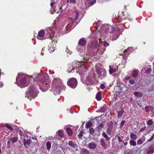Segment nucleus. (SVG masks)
<instances>
[{"instance_id":"nucleus-39","label":"nucleus","mask_w":154,"mask_h":154,"mask_svg":"<svg viewBox=\"0 0 154 154\" xmlns=\"http://www.w3.org/2000/svg\"><path fill=\"white\" fill-rule=\"evenodd\" d=\"M131 77L130 76H126L123 79L124 81L126 82L127 81L129 80L130 79Z\"/></svg>"},{"instance_id":"nucleus-59","label":"nucleus","mask_w":154,"mask_h":154,"mask_svg":"<svg viewBox=\"0 0 154 154\" xmlns=\"http://www.w3.org/2000/svg\"><path fill=\"white\" fill-rule=\"evenodd\" d=\"M54 2H51V7H52L53 5L54 4Z\"/></svg>"},{"instance_id":"nucleus-40","label":"nucleus","mask_w":154,"mask_h":154,"mask_svg":"<svg viewBox=\"0 0 154 154\" xmlns=\"http://www.w3.org/2000/svg\"><path fill=\"white\" fill-rule=\"evenodd\" d=\"M94 131L93 128H91L89 129V133L90 134H94Z\"/></svg>"},{"instance_id":"nucleus-42","label":"nucleus","mask_w":154,"mask_h":154,"mask_svg":"<svg viewBox=\"0 0 154 154\" xmlns=\"http://www.w3.org/2000/svg\"><path fill=\"white\" fill-rule=\"evenodd\" d=\"M40 75L39 74H36L35 75V80H36V81L38 80H39V77H40Z\"/></svg>"},{"instance_id":"nucleus-64","label":"nucleus","mask_w":154,"mask_h":154,"mask_svg":"<svg viewBox=\"0 0 154 154\" xmlns=\"http://www.w3.org/2000/svg\"><path fill=\"white\" fill-rule=\"evenodd\" d=\"M145 70V68H144V67H143V68H142V70L143 71V70Z\"/></svg>"},{"instance_id":"nucleus-52","label":"nucleus","mask_w":154,"mask_h":154,"mask_svg":"<svg viewBox=\"0 0 154 154\" xmlns=\"http://www.w3.org/2000/svg\"><path fill=\"white\" fill-rule=\"evenodd\" d=\"M146 128V126H145L143 128H142L140 129V132L143 131Z\"/></svg>"},{"instance_id":"nucleus-27","label":"nucleus","mask_w":154,"mask_h":154,"mask_svg":"<svg viewBox=\"0 0 154 154\" xmlns=\"http://www.w3.org/2000/svg\"><path fill=\"white\" fill-rule=\"evenodd\" d=\"M57 133L61 137L63 136V130H59L57 132Z\"/></svg>"},{"instance_id":"nucleus-45","label":"nucleus","mask_w":154,"mask_h":154,"mask_svg":"<svg viewBox=\"0 0 154 154\" xmlns=\"http://www.w3.org/2000/svg\"><path fill=\"white\" fill-rule=\"evenodd\" d=\"M124 113V111H121L118 112V114L119 116H121L122 114Z\"/></svg>"},{"instance_id":"nucleus-23","label":"nucleus","mask_w":154,"mask_h":154,"mask_svg":"<svg viewBox=\"0 0 154 154\" xmlns=\"http://www.w3.org/2000/svg\"><path fill=\"white\" fill-rule=\"evenodd\" d=\"M31 142V140L29 139H28L26 140L25 139H24V144L25 146L26 144L29 145Z\"/></svg>"},{"instance_id":"nucleus-1","label":"nucleus","mask_w":154,"mask_h":154,"mask_svg":"<svg viewBox=\"0 0 154 154\" xmlns=\"http://www.w3.org/2000/svg\"><path fill=\"white\" fill-rule=\"evenodd\" d=\"M84 62H74L72 63V67H69L68 69V72H74V69H76L77 73L79 72L80 75H81L86 72L87 69L86 65L82 64Z\"/></svg>"},{"instance_id":"nucleus-2","label":"nucleus","mask_w":154,"mask_h":154,"mask_svg":"<svg viewBox=\"0 0 154 154\" xmlns=\"http://www.w3.org/2000/svg\"><path fill=\"white\" fill-rule=\"evenodd\" d=\"M52 86V91L54 94L60 93L61 89L64 90L66 88L61 79L59 78H54V79Z\"/></svg>"},{"instance_id":"nucleus-50","label":"nucleus","mask_w":154,"mask_h":154,"mask_svg":"<svg viewBox=\"0 0 154 154\" xmlns=\"http://www.w3.org/2000/svg\"><path fill=\"white\" fill-rule=\"evenodd\" d=\"M69 2L71 3H74L75 2V0H69L68 2Z\"/></svg>"},{"instance_id":"nucleus-28","label":"nucleus","mask_w":154,"mask_h":154,"mask_svg":"<svg viewBox=\"0 0 154 154\" xmlns=\"http://www.w3.org/2000/svg\"><path fill=\"white\" fill-rule=\"evenodd\" d=\"M129 143L130 144L131 146H135L137 145V143L136 141L133 140H130L129 142Z\"/></svg>"},{"instance_id":"nucleus-30","label":"nucleus","mask_w":154,"mask_h":154,"mask_svg":"<svg viewBox=\"0 0 154 154\" xmlns=\"http://www.w3.org/2000/svg\"><path fill=\"white\" fill-rule=\"evenodd\" d=\"M102 135L103 137L105 138L106 140H109V138L108 137V136L105 132H103V133Z\"/></svg>"},{"instance_id":"nucleus-49","label":"nucleus","mask_w":154,"mask_h":154,"mask_svg":"<svg viewBox=\"0 0 154 154\" xmlns=\"http://www.w3.org/2000/svg\"><path fill=\"white\" fill-rule=\"evenodd\" d=\"M151 72V69L149 68L146 71V73H150Z\"/></svg>"},{"instance_id":"nucleus-41","label":"nucleus","mask_w":154,"mask_h":154,"mask_svg":"<svg viewBox=\"0 0 154 154\" xmlns=\"http://www.w3.org/2000/svg\"><path fill=\"white\" fill-rule=\"evenodd\" d=\"M101 145L105 147V141L103 140H101Z\"/></svg>"},{"instance_id":"nucleus-21","label":"nucleus","mask_w":154,"mask_h":154,"mask_svg":"<svg viewBox=\"0 0 154 154\" xmlns=\"http://www.w3.org/2000/svg\"><path fill=\"white\" fill-rule=\"evenodd\" d=\"M138 71L137 70H134L132 72V75L134 77H137L138 75Z\"/></svg>"},{"instance_id":"nucleus-20","label":"nucleus","mask_w":154,"mask_h":154,"mask_svg":"<svg viewBox=\"0 0 154 154\" xmlns=\"http://www.w3.org/2000/svg\"><path fill=\"white\" fill-rule=\"evenodd\" d=\"M145 140V138L142 137L139 138L137 140V143L138 145L142 144Z\"/></svg>"},{"instance_id":"nucleus-3","label":"nucleus","mask_w":154,"mask_h":154,"mask_svg":"<svg viewBox=\"0 0 154 154\" xmlns=\"http://www.w3.org/2000/svg\"><path fill=\"white\" fill-rule=\"evenodd\" d=\"M54 31L52 29H47V33L44 36L45 32L44 30H41L38 32L37 38L38 39L41 40H45L46 38L52 39L54 36Z\"/></svg>"},{"instance_id":"nucleus-33","label":"nucleus","mask_w":154,"mask_h":154,"mask_svg":"<svg viewBox=\"0 0 154 154\" xmlns=\"http://www.w3.org/2000/svg\"><path fill=\"white\" fill-rule=\"evenodd\" d=\"M75 21L78 19L79 17V13L78 10H75Z\"/></svg>"},{"instance_id":"nucleus-29","label":"nucleus","mask_w":154,"mask_h":154,"mask_svg":"<svg viewBox=\"0 0 154 154\" xmlns=\"http://www.w3.org/2000/svg\"><path fill=\"white\" fill-rule=\"evenodd\" d=\"M46 146L47 149L48 150H49L51 148V144L50 142H48L46 143Z\"/></svg>"},{"instance_id":"nucleus-60","label":"nucleus","mask_w":154,"mask_h":154,"mask_svg":"<svg viewBox=\"0 0 154 154\" xmlns=\"http://www.w3.org/2000/svg\"><path fill=\"white\" fill-rule=\"evenodd\" d=\"M3 85V84L2 83H1L0 85V87H2Z\"/></svg>"},{"instance_id":"nucleus-10","label":"nucleus","mask_w":154,"mask_h":154,"mask_svg":"<svg viewBox=\"0 0 154 154\" xmlns=\"http://www.w3.org/2000/svg\"><path fill=\"white\" fill-rule=\"evenodd\" d=\"M114 30V28L113 27L110 26H108L105 30V32L106 34L108 33L112 32Z\"/></svg>"},{"instance_id":"nucleus-26","label":"nucleus","mask_w":154,"mask_h":154,"mask_svg":"<svg viewBox=\"0 0 154 154\" xmlns=\"http://www.w3.org/2000/svg\"><path fill=\"white\" fill-rule=\"evenodd\" d=\"M96 98L98 100H101V93L100 92L97 93L96 95Z\"/></svg>"},{"instance_id":"nucleus-6","label":"nucleus","mask_w":154,"mask_h":154,"mask_svg":"<svg viewBox=\"0 0 154 154\" xmlns=\"http://www.w3.org/2000/svg\"><path fill=\"white\" fill-rule=\"evenodd\" d=\"M26 97H27L28 98L29 97L34 98L37 96L36 90L35 88L32 89V87L30 88L28 92H26Z\"/></svg>"},{"instance_id":"nucleus-44","label":"nucleus","mask_w":154,"mask_h":154,"mask_svg":"<svg viewBox=\"0 0 154 154\" xmlns=\"http://www.w3.org/2000/svg\"><path fill=\"white\" fill-rule=\"evenodd\" d=\"M84 133V131H81L80 132L79 134V137H82L83 136Z\"/></svg>"},{"instance_id":"nucleus-19","label":"nucleus","mask_w":154,"mask_h":154,"mask_svg":"<svg viewBox=\"0 0 154 154\" xmlns=\"http://www.w3.org/2000/svg\"><path fill=\"white\" fill-rule=\"evenodd\" d=\"M79 44L81 46L84 45L86 43V41L85 38H81L79 42Z\"/></svg>"},{"instance_id":"nucleus-34","label":"nucleus","mask_w":154,"mask_h":154,"mask_svg":"<svg viewBox=\"0 0 154 154\" xmlns=\"http://www.w3.org/2000/svg\"><path fill=\"white\" fill-rule=\"evenodd\" d=\"M152 108H153L151 106H147L145 107V109L146 110V112H147L149 111L150 109H152Z\"/></svg>"},{"instance_id":"nucleus-56","label":"nucleus","mask_w":154,"mask_h":154,"mask_svg":"<svg viewBox=\"0 0 154 154\" xmlns=\"http://www.w3.org/2000/svg\"><path fill=\"white\" fill-rule=\"evenodd\" d=\"M7 144L8 146H9L10 145V141L9 140H8L7 141Z\"/></svg>"},{"instance_id":"nucleus-38","label":"nucleus","mask_w":154,"mask_h":154,"mask_svg":"<svg viewBox=\"0 0 154 154\" xmlns=\"http://www.w3.org/2000/svg\"><path fill=\"white\" fill-rule=\"evenodd\" d=\"M129 83L131 85H135V80L134 79H131L129 80Z\"/></svg>"},{"instance_id":"nucleus-53","label":"nucleus","mask_w":154,"mask_h":154,"mask_svg":"<svg viewBox=\"0 0 154 154\" xmlns=\"http://www.w3.org/2000/svg\"><path fill=\"white\" fill-rule=\"evenodd\" d=\"M118 141L119 142H121L122 141V140L121 139L120 137L119 136H118Z\"/></svg>"},{"instance_id":"nucleus-18","label":"nucleus","mask_w":154,"mask_h":154,"mask_svg":"<svg viewBox=\"0 0 154 154\" xmlns=\"http://www.w3.org/2000/svg\"><path fill=\"white\" fill-rule=\"evenodd\" d=\"M97 144L93 142H91L88 145L89 148L91 149H94L97 147Z\"/></svg>"},{"instance_id":"nucleus-47","label":"nucleus","mask_w":154,"mask_h":154,"mask_svg":"<svg viewBox=\"0 0 154 154\" xmlns=\"http://www.w3.org/2000/svg\"><path fill=\"white\" fill-rule=\"evenodd\" d=\"M89 55H87V57H85L84 56V59L86 61H87L89 60Z\"/></svg>"},{"instance_id":"nucleus-48","label":"nucleus","mask_w":154,"mask_h":154,"mask_svg":"<svg viewBox=\"0 0 154 154\" xmlns=\"http://www.w3.org/2000/svg\"><path fill=\"white\" fill-rule=\"evenodd\" d=\"M100 88L102 89H104L105 88V86L103 84H101L100 85Z\"/></svg>"},{"instance_id":"nucleus-16","label":"nucleus","mask_w":154,"mask_h":154,"mask_svg":"<svg viewBox=\"0 0 154 154\" xmlns=\"http://www.w3.org/2000/svg\"><path fill=\"white\" fill-rule=\"evenodd\" d=\"M105 50V48L103 46H101L100 45L99 47L98 48L97 51L100 54H102L104 52Z\"/></svg>"},{"instance_id":"nucleus-54","label":"nucleus","mask_w":154,"mask_h":154,"mask_svg":"<svg viewBox=\"0 0 154 154\" xmlns=\"http://www.w3.org/2000/svg\"><path fill=\"white\" fill-rule=\"evenodd\" d=\"M134 94L135 96H137L138 95L139 93L137 92H134Z\"/></svg>"},{"instance_id":"nucleus-61","label":"nucleus","mask_w":154,"mask_h":154,"mask_svg":"<svg viewBox=\"0 0 154 154\" xmlns=\"http://www.w3.org/2000/svg\"><path fill=\"white\" fill-rule=\"evenodd\" d=\"M129 48H128L127 49L125 50L124 51H125V52H128L129 50Z\"/></svg>"},{"instance_id":"nucleus-58","label":"nucleus","mask_w":154,"mask_h":154,"mask_svg":"<svg viewBox=\"0 0 154 154\" xmlns=\"http://www.w3.org/2000/svg\"><path fill=\"white\" fill-rule=\"evenodd\" d=\"M53 42H54V43H56L57 42V40H55L54 39H53V40L52 41V43Z\"/></svg>"},{"instance_id":"nucleus-35","label":"nucleus","mask_w":154,"mask_h":154,"mask_svg":"<svg viewBox=\"0 0 154 154\" xmlns=\"http://www.w3.org/2000/svg\"><path fill=\"white\" fill-rule=\"evenodd\" d=\"M92 126V124L91 122H88L86 124V127L87 128H89Z\"/></svg>"},{"instance_id":"nucleus-62","label":"nucleus","mask_w":154,"mask_h":154,"mask_svg":"<svg viewBox=\"0 0 154 154\" xmlns=\"http://www.w3.org/2000/svg\"><path fill=\"white\" fill-rule=\"evenodd\" d=\"M128 144V143L127 142H126L125 143H124V144L125 145H126Z\"/></svg>"},{"instance_id":"nucleus-5","label":"nucleus","mask_w":154,"mask_h":154,"mask_svg":"<svg viewBox=\"0 0 154 154\" xmlns=\"http://www.w3.org/2000/svg\"><path fill=\"white\" fill-rule=\"evenodd\" d=\"M42 85L40 87V89L42 91H45L48 89L49 87V84L48 81L45 80V78H42L41 80Z\"/></svg>"},{"instance_id":"nucleus-55","label":"nucleus","mask_w":154,"mask_h":154,"mask_svg":"<svg viewBox=\"0 0 154 154\" xmlns=\"http://www.w3.org/2000/svg\"><path fill=\"white\" fill-rule=\"evenodd\" d=\"M85 154H88L89 153V152L88 150H85Z\"/></svg>"},{"instance_id":"nucleus-63","label":"nucleus","mask_w":154,"mask_h":154,"mask_svg":"<svg viewBox=\"0 0 154 154\" xmlns=\"http://www.w3.org/2000/svg\"><path fill=\"white\" fill-rule=\"evenodd\" d=\"M102 126L103 125L100 124V125L99 126V127H102Z\"/></svg>"},{"instance_id":"nucleus-13","label":"nucleus","mask_w":154,"mask_h":154,"mask_svg":"<svg viewBox=\"0 0 154 154\" xmlns=\"http://www.w3.org/2000/svg\"><path fill=\"white\" fill-rule=\"evenodd\" d=\"M91 48H96L99 46V43L97 41H95L92 42L91 45Z\"/></svg>"},{"instance_id":"nucleus-37","label":"nucleus","mask_w":154,"mask_h":154,"mask_svg":"<svg viewBox=\"0 0 154 154\" xmlns=\"http://www.w3.org/2000/svg\"><path fill=\"white\" fill-rule=\"evenodd\" d=\"M153 124V121L151 119L149 120L147 122V124L149 125H152Z\"/></svg>"},{"instance_id":"nucleus-46","label":"nucleus","mask_w":154,"mask_h":154,"mask_svg":"<svg viewBox=\"0 0 154 154\" xmlns=\"http://www.w3.org/2000/svg\"><path fill=\"white\" fill-rule=\"evenodd\" d=\"M109 45V43H108L107 42H105L103 43V45L104 47L106 46H108Z\"/></svg>"},{"instance_id":"nucleus-43","label":"nucleus","mask_w":154,"mask_h":154,"mask_svg":"<svg viewBox=\"0 0 154 154\" xmlns=\"http://www.w3.org/2000/svg\"><path fill=\"white\" fill-rule=\"evenodd\" d=\"M68 20H70L71 21V22H72V23H75V21L73 20L72 18H71V17H69V18H68ZM75 23L76 24H77V23H76V22H75Z\"/></svg>"},{"instance_id":"nucleus-12","label":"nucleus","mask_w":154,"mask_h":154,"mask_svg":"<svg viewBox=\"0 0 154 154\" xmlns=\"http://www.w3.org/2000/svg\"><path fill=\"white\" fill-rule=\"evenodd\" d=\"M85 83L87 85H91L93 83V81L91 76L90 75L88 76L86 79Z\"/></svg>"},{"instance_id":"nucleus-31","label":"nucleus","mask_w":154,"mask_h":154,"mask_svg":"<svg viewBox=\"0 0 154 154\" xmlns=\"http://www.w3.org/2000/svg\"><path fill=\"white\" fill-rule=\"evenodd\" d=\"M4 126L5 127L8 128L11 131H12L13 130L12 128L8 123H5V124Z\"/></svg>"},{"instance_id":"nucleus-51","label":"nucleus","mask_w":154,"mask_h":154,"mask_svg":"<svg viewBox=\"0 0 154 154\" xmlns=\"http://www.w3.org/2000/svg\"><path fill=\"white\" fill-rule=\"evenodd\" d=\"M125 123V121H122L121 123V125L120 126L121 127H122V126L124 125Z\"/></svg>"},{"instance_id":"nucleus-25","label":"nucleus","mask_w":154,"mask_h":154,"mask_svg":"<svg viewBox=\"0 0 154 154\" xmlns=\"http://www.w3.org/2000/svg\"><path fill=\"white\" fill-rule=\"evenodd\" d=\"M66 131L68 135L70 136L72 134V131L71 129L68 128L66 129Z\"/></svg>"},{"instance_id":"nucleus-11","label":"nucleus","mask_w":154,"mask_h":154,"mask_svg":"<svg viewBox=\"0 0 154 154\" xmlns=\"http://www.w3.org/2000/svg\"><path fill=\"white\" fill-rule=\"evenodd\" d=\"M16 130L17 131V133H19V134L21 137L23 136L24 134V130L22 128H19L17 127L16 128Z\"/></svg>"},{"instance_id":"nucleus-9","label":"nucleus","mask_w":154,"mask_h":154,"mask_svg":"<svg viewBox=\"0 0 154 154\" xmlns=\"http://www.w3.org/2000/svg\"><path fill=\"white\" fill-rule=\"evenodd\" d=\"M109 72L110 74H112L116 72L118 70V66L116 64L109 66Z\"/></svg>"},{"instance_id":"nucleus-15","label":"nucleus","mask_w":154,"mask_h":154,"mask_svg":"<svg viewBox=\"0 0 154 154\" xmlns=\"http://www.w3.org/2000/svg\"><path fill=\"white\" fill-rule=\"evenodd\" d=\"M68 145L71 147H72L74 149H75L76 150H77V146L74 142L71 140L69 141L68 142Z\"/></svg>"},{"instance_id":"nucleus-7","label":"nucleus","mask_w":154,"mask_h":154,"mask_svg":"<svg viewBox=\"0 0 154 154\" xmlns=\"http://www.w3.org/2000/svg\"><path fill=\"white\" fill-rule=\"evenodd\" d=\"M96 68L99 77L102 79L106 75V73L105 69H101L100 67H99V66L97 65L96 66Z\"/></svg>"},{"instance_id":"nucleus-8","label":"nucleus","mask_w":154,"mask_h":154,"mask_svg":"<svg viewBox=\"0 0 154 154\" xmlns=\"http://www.w3.org/2000/svg\"><path fill=\"white\" fill-rule=\"evenodd\" d=\"M67 84L71 88H75L77 85V82L76 79L75 78L70 79L67 81Z\"/></svg>"},{"instance_id":"nucleus-14","label":"nucleus","mask_w":154,"mask_h":154,"mask_svg":"<svg viewBox=\"0 0 154 154\" xmlns=\"http://www.w3.org/2000/svg\"><path fill=\"white\" fill-rule=\"evenodd\" d=\"M119 32L117 31H115L113 33L112 38V40H116L119 36L120 34Z\"/></svg>"},{"instance_id":"nucleus-24","label":"nucleus","mask_w":154,"mask_h":154,"mask_svg":"<svg viewBox=\"0 0 154 154\" xmlns=\"http://www.w3.org/2000/svg\"><path fill=\"white\" fill-rule=\"evenodd\" d=\"M154 152V150L153 148H150L148 150L147 154H152Z\"/></svg>"},{"instance_id":"nucleus-17","label":"nucleus","mask_w":154,"mask_h":154,"mask_svg":"<svg viewBox=\"0 0 154 154\" xmlns=\"http://www.w3.org/2000/svg\"><path fill=\"white\" fill-rule=\"evenodd\" d=\"M116 28L118 30L117 32H119V33H121L122 31L124 29V25L122 24H119L117 25Z\"/></svg>"},{"instance_id":"nucleus-32","label":"nucleus","mask_w":154,"mask_h":154,"mask_svg":"<svg viewBox=\"0 0 154 154\" xmlns=\"http://www.w3.org/2000/svg\"><path fill=\"white\" fill-rule=\"evenodd\" d=\"M11 140L13 143H15L18 140V138L17 137H13L10 139Z\"/></svg>"},{"instance_id":"nucleus-22","label":"nucleus","mask_w":154,"mask_h":154,"mask_svg":"<svg viewBox=\"0 0 154 154\" xmlns=\"http://www.w3.org/2000/svg\"><path fill=\"white\" fill-rule=\"evenodd\" d=\"M130 137L131 139L136 140L137 138V136L136 134L132 133L130 134Z\"/></svg>"},{"instance_id":"nucleus-4","label":"nucleus","mask_w":154,"mask_h":154,"mask_svg":"<svg viewBox=\"0 0 154 154\" xmlns=\"http://www.w3.org/2000/svg\"><path fill=\"white\" fill-rule=\"evenodd\" d=\"M29 78L26 75L22 73H19L16 78V82L20 81L19 86L21 87H25L29 84Z\"/></svg>"},{"instance_id":"nucleus-36","label":"nucleus","mask_w":154,"mask_h":154,"mask_svg":"<svg viewBox=\"0 0 154 154\" xmlns=\"http://www.w3.org/2000/svg\"><path fill=\"white\" fill-rule=\"evenodd\" d=\"M96 2V0H89V5H91Z\"/></svg>"},{"instance_id":"nucleus-57","label":"nucleus","mask_w":154,"mask_h":154,"mask_svg":"<svg viewBox=\"0 0 154 154\" xmlns=\"http://www.w3.org/2000/svg\"><path fill=\"white\" fill-rule=\"evenodd\" d=\"M153 137L152 136L149 139V141H150L153 140Z\"/></svg>"}]
</instances>
